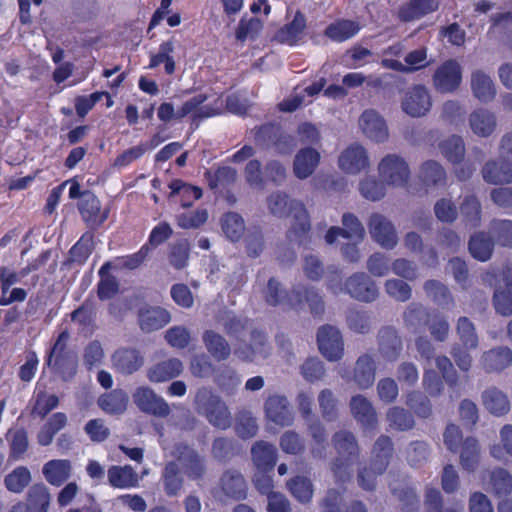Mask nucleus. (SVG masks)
Listing matches in <instances>:
<instances>
[{"instance_id": "15", "label": "nucleus", "mask_w": 512, "mask_h": 512, "mask_svg": "<svg viewBox=\"0 0 512 512\" xmlns=\"http://www.w3.org/2000/svg\"><path fill=\"white\" fill-rule=\"evenodd\" d=\"M362 133L372 141L384 142L389 137L388 127L384 118L375 109H366L358 120Z\"/></svg>"}, {"instance_id": "19", "label": "nucleus", "mask_w": 512, "mask_h": 512, "mask_svg": "<svg viewBox=\"0 0 512 512\" xmlns=\"http://www.w3.org/2000/svg\"><path fill=\"white\" fill-rule=\"evenodd\" d=\"M349 408L353 418L365 428H375L378 424V415L372 402L362 394L351 397Z\"/></svg>"}, {"instance_id": "52", "label": "nucleus", "mask_w": 512, "mask_h": 512, "mask_svg": "<svg viewBox=\"0 0 512 512\" xmlns=\"http://www.w3.org/2000/svg\"><path fill=\"white\" fill-rule=\"evenodd\" d=\"M402 317L405 327L417 333L427 324L429 313L422 304L413 302L405 308Z\"/></svg>"}, {"instance_id": "14", "label": "nucleus", "mask_w": 512, "mask_h": 512, "mask_svg": "<svg viewBox=\"0 0 512 512\" xmlns=\"http://www.w3.org/2000/svg\"><path fill=\"white\" fill-rule=\"evenodd\" d=\"M270 351L271 348L265 333L252 328L250 329V343L236 347L234 354L241 361L252 362L257 356L267 358L270 355Z\"/></svg>"}, {"instance_id": "9", "label": "nucleus", "mask_w": 512, "mask_h": 512, "mask_svg": "<svg viewBox=\"0 0 512 512\" xmlns=\"http://www.w3.org/2000/svg\"><path fill=\"white\" fill-rule=\"evenodd\" d=\"M381 179L389 185L404 186L410 179L408 163L396 154L386 155L378 165Z\"/></svg>"}, {"instance_id": "10", "label": "nucleus", "mask_w": 512, "mask_h": 512, "mask_svg": "<svg viewBox=\"0 0 512 512\" xmlns=\"http://www.w3.org/2000/svg\"><path fill=\"white\" fill-rule=\"evenodd\" d=\"M317 344L320 353L329 361L340 360L344 354L342 335L335 326L325 324L319 327Z\"/></svg>"}, {"instance_id": "47", "label": "nucleus", "mask_w": 512, "mask_h": 512, "mask_svg": "<svg viewBox=\"0 0 512 512\" xmlns=\"http://www.w3.org/2000/svg\"><path fill=\"white\" fill-rule=\"evenodd\" d=\"M286 487L301 504H309L314 495V485L310 478L297 475L287 481Z\"/></svg>"}, {"instance_id": "46", "label": "nucleus", "mask_w": 512, "mask_h": 512, "mask_svg": "<svg viewBox=\"0 0 512 512\" xmlns=\"http://www.w3.org/2000/svg\"><path fill=\"white\" fill-rule=\"evenodd\" d=\"M171 192L169 199L173 200L180 197L181 206L183 208L190 207L192 203L202 196V190L197 186L189 185L182 180L176 179L169 184Z\"/></svg>"}, {"instance_id": "30", "label": "nucleus", "mask_w": 512, "mask_h": 512, "mask_svg": "<svg viewBox=\"0 0 512 512\" xmlns=\"http://www.w3.org/2000/svg\"><path fill=\"white\" fill-rule=\"evenodd\" d=\"M439 8V0H409L399 7L398 18L402 22H410Z\"/></svg>"}, {"instance_id": "48", "label": "nucleus", "mask_w": 512, "mask_h": 512, "mask_svg": "<svg viewBox=\"0 0 512 512\" xmlns=\"http://www.w3.org/2000/svg\"><path fill=\"white\" fill-rule=\"evenodd\" d=\"M98 406L108 414H122L128 405V396L121 389L112 390L99 397Z\"/></svg>"}, {"instance_id": "6", "label": "nucleus", "mask_w": 512, "mask_h": 512, "mask_svg": "<svg viewBox=\"0 0 512 512\" xmlns=\"http://www.w3.org/2000/svg\"><path fill=\"white\" fill-rule=\"evenodd\" d=\"M132 400L136 407L145 414L166 418L171 413L170 406L165 399L149 386L137 387L132 393Z\"/></svg>"}, {"instance_id": "45", "label": "nucleus", "mask_w": 512, "mask_h": 512, "mask_svg": "<svg viewBox=\"0 0 512 512\" xmlns=\"http://www.w3.org/2000/svg\"><path fill=\"white\" fill-rule=\"evenodd\" d=\"M67 422L68 418L65 413L56 412L52 414L37 433L38 444L41 446L50 445L54 436L67 425Z\"/></svg>"}, {"instance_id": "16", "label": "nucleus", "mask_w": 512, "mask_h": 512, "mask_svg": "<svg viewBox=\"0 0 512 512\" xmlns=\"http://www.w3.org/2000/svg\"><path fill=\"white\" fill-rule=\"evenodd\" d=\"M369 165L366 149L357 143L348 146L338 158L339 168L347 174H358L367 169Z\"/></svg>"}, {"instance_id": "64", "label": "nucleus", "mask_w": 512, "mask_h": 512, "mask_svg": "<svg viewBox=\"0 0 512 512\" xmlns=\"http://www.w3.org/2000/svg\"><path fill=\"white\" fill-rule=\"evenodd\" d=\"M392 494L401 502L404 512H417L419 498L414 488L407 485H398L391 488Z\"/></svg>"}, {"instance_id": "28", "label": "nucleus", "mask_w": 512, "mask_h": 512, "mask_svg": "<svg viewBox=\"0 0 512 512\" xmlns=\"http://www.w3.org/2000/svg\"><path fill=\"white\" fill-rule=\"evenodd\" d=\"M250 452L252 462L258 471L268 472L275 466L277 449L272 443L258 440L252 445Z\"/></svg>"}, {"instance_id": "58", "label": "nucleus", "mask_w": 512, "mask_h": 512, "mask_svg": "<svg viewBox=\"0 0 512 512\" xmlns=\"http://www.w3.org/2000/svg\"><path fill=\"white\" fill-rule=\"evenodd\" d=\"M111 264L105 263L99 270L100 281L97 286V296L100 300L114 297L119 291V282L116 277L109 274Z\"/></svg>"}, {"instance_id": "2", "label": "nucleus", "mask_w": 512, "mask_h": 512, "mask_svg": "<svg viewBox=\"0 0 512 512\" xmlns=\"http://www.w3.org/2000/svg\"><path fill=\"white\" fill-rule=\"evenodd\" d=\"M196 413L212 426L225 430L232 424V415L226 402L211 388H199L194 397Z\"/></svg>"}, {"instance_id": "37", "label": "nucleus", "mask_w": 512, "mask_h": 512, "mask_svg": "<svg viewBox=\"0 0 512 512\" xmlns=\"http://www.w3.org/2000/svg\"><path fill=\"white\" fill-rule=\"evenodd\" d=\"M72 471V464L67 459H54L44 464L42 473L46 481L56 487L66 482Z\"/></svg>"}, {"instance_id": "34", "label": "nucleus", "mask_w": 512, "mask_h": 512, "mask_svg": "<svg viewBox=\"0 0 512 512\" xmlns=\"http://www.w3.org/2000/svg\"><path fill=\"white\" fill-rule=\"evenodd\" d=\"M254 139L261 145L273 143L277 150L284 153L282 145L293 146V139L289 135H280V128L274 124H265L254 130Z\"/></svg>"}, {"instance_id": "23", "label": "nucleus", "mask_w": 512, "mask_h": 512, "mask_svg": "<svg viewBox=\"0 0 512 512\" xmlns=\"http://www.w3.org/2000/svg\"><path fill=\"white\" fill-rule=\"evenodd\" d=\"M320 153L311 147L300 149L293 160V174L297 179L310 177L320 163Z\"/></svg>"}, {"instance_id": "20", "label": "nucleus", "mask_w": 512, "mask_h": 512, "mask_svg": "<svg viewBox=\"0 0 512 512\" xmlns=\"http://www.w3.org/2000/svg\"><path fill=\"white\" fill-rule=\"evenodd\" d=\"M395 448L390 436L380 435L371 448L370 463L378 473H385L394 457Z\"/></svg>"}, {"instance_id": "31", "label": "nucleus", "mask_w": 512, "mask_h": 512, "mask_svg": "<svg viewBox=\"0 0 512 512\" xmlns=\"http://www.w3.org/2000/svg\"><path fill=\"white\" fill-rule=\"evenodd\" d=\"M170 313L161 307H145L138 311V323L142 331L152 332L168 324Z\"/></svg>"}, {"instance_id": "50", "label": "nucleus", "mask_w": 512, "mask_h": 512, "mask_svg": "<svg viewBox=\"0 0 512 512\" xmlns=\"http://www.w3.org/2000/svg\"><path fill=\"white\" fill-rule=\"evenodd\" d=\"M385 416L389 428L393 431L404 432L415 426L413 415L403 407L393 406L387 410Z\"/></svg>"}, {"instance_id": "38", "label": "nucleus", "mask_w": 512, "mask_h": 512, "mask_svg": "<svg viewBox=\"0 0 512 512\" xmlns=\"http://www.w3.org/2000/svg\"><path fill=\"white\" fill-rule=\"evenodd\" d=\"M471 90L479 101L491 102L496 96V86L491 77L482 70H475L471 74Z\"/></svg>"}, {"instance_id": "41", "label": "nucleus", "mask_w": 512, "mask_h": 512, "mask_svg": "<svg viewBox=\"0 0 512 512\" xmlns=\"http://www.w3.org/2000/svg\"><path fill=\"white\" fill-rule=\"evenodd\" d=\"M207 98L206 94H198L185 101L177 110V120L182 119L191 113H193L194 120L204 119L218 114V112L211 107H200Z\"/></svg>"}, {"instance_id": "18", "label": "nucleus", "mask_w": 512, "mask_h": 512, "mask_svg": "<svg viewBox=\"0 0 512 512\" xmlns=\"http://www.w3.org/2000/svg\"><path fill=\"white\" fill-rule=\"evenodd\" d=\"M112 367L122 375H131L137 372L144 364V357L135 348L122 347L114 351L111 356Z\"/></svg>"}, {"instance_id": "26", "label": "nucleus", "mask_w": 512, "mask_h": 512, "mask_svg": "<svg viewBox=\"0 0 512 512\" xmlns=\"http://www.w3.org/2000/svg\"><path fill=\"white\" fill-rule=\"evenodd\" d=\"M183 363L178 358L160 361L147 369L146 376L152 383L167 382L183 372Z\"/></svg>"}, {"instance_id": "27", "label": "nucleus", "mask_w": 512, "mask_h": 512, "mask_svg": "<svg viewBox=\"0 0 512 512\" xmlns=\"http://www.w3.org/2000/svg\"><path fill=\"white\" fill-rule=\"evenodd\" d=\"M378 351L387 360H395L402 350V340L396 329L391 326L382 327L377 334Z\"/></svg>"}, {"instance_id": "35", "label": "nucleus", "mask_w": 512, "mask_h": 512, "mask_svg": "<svg viewBox=\"0 0 512 512\" xmlns=\"http://www.w3.org/2000/svg\"><path fill=\"white\" fill-rule=\"evenodd\" d=\"M468 121L473 133L479 137H489L497 126L495 114L485 108L474 110L469 115Z\"/></svg>"}, {"instance_id": "36", "label": "nucleus", "mask_w": 512, "mask_h": 512, "mask_svg": "<svg viewBox=\"0 0 512 512\" xmlns=\"http://www.w3.org/2000/svg\"><path fill=\"white\" fill-rule=\"evenodd\" d=\"M108 482L115 488H134L139 485L140 477L130 465H113L107 471Z\"/></svg>"}, {"instance_id": "17", "label": "nucleus", "mask_w": 512, "mask_h": 512, "mask_svg": "<svg viewBox=\"0 0 512 512\" xmlns=\"http://www.w3.org/2000/svg\"><path fill=\"white\" fill-rule=\"evenodd\" d=\"M82 219L91 229H97L108 218L109 210L101 209L99 199L90 192H83V198L78 203Z\"/></svg>"}, {"instance_id": "13", "label": "nucleus", "mask_w": 512, "mask_h": 512, "mask_svg": "<svg viewBox=\"0 0 512 512\" xmlns=\"http://www.w3.org/2000/svg\"><path fill=\"white\" fill-rule=\"evenodd\" d=\"M264 413L268 421L281 426H291L294 417L287 398L283 395H269L264 402Z\"/></svg>"}, {"instance_id": "56", "label": "nucleus", "mask_w": 512, "mask_h": 512, "mask_svg": "<svg viewBox=\"0 0 512 512\" xmlns=\"http://www.w3.org/2000/svg\"><path fill=\"white\" fill-rule=\"evenodd\" d=\"M419 178L427 186H443L447 177L444 168L438 162L428 160L421 165Z\"/></svg>"}, {"instance_id": "51", "label": "nucleus", "mask_w": 512, "mask_h": 512, "mask_svg": "<svg viewBox=\"0 0 512 512\" xmlns=\"http://www.w3.org/2000/svg\"><path fill=\"white\" fill-rule=\"evenodd\" d=\"M163 487L166 495H178L184 485V479L180 474V468L174 461L166 463L162 472Z\"/></svg>"}, {"instance_id": "24", "label": "nucleus", "mask_w": 512, "mask_h": 512, "mask_svg": "<svg viewBox=\"0 0 512 512\" xmlns=\"http://www.w3.org/2000/svg\"><path fill=\"white\" fill-rule=\"evenodd\" d=\"M483 180L488 184L512 183V163L506 160H489L481 169Z\"/></svg>"}, {"instance_id": "12", "label": "nucleus", "mask_w": 512, "mask_h": 512, "mask_svg": "<svg viewBox=\"0 0 512 512\" xmlns=\"http://www.w3.org/2000/svg\"><path fill=\"white\" fill-rule=\"evenodd\" d=\"M345 291L352 298L362 302H372L379 295L376 283L363 272L354 273L347 278Z\"/></svg>"}, {"instance_id": "21", "label": "nucleus", "mask_w": 512, "mask_h": 512, "mask_svg": "<svg viewBox=\"0 0 512 512\" xmlns=\"http://www.w3.org/2000/svg\"><path fill=\"white\" fill-rule=\"evenodd\" d=\"M376 362L372 355L364 353L360 355L354 365L350 378L361 390L372 387L376 378Z\"/></svg>"}, {"instance_id": "32", "label": "nucleus", "mask_w": 512, "mask_h": 512, "mask_svg": "<svg viewBox=\"0 0 512 512\" xmlns=\"http://www.w3.org/2000/svg\"><path fill=\"white\" fill-rule=\"evenodd\" d=\"M481 365L486 372H500L512 364V350L498 346L483 353Z\"/></svg>"}, {"instance_id": "54", "label": "nucleus", "mask_w": 512, "mask_h": 512, "mask_svg": "<svg viewBox=\"0 0 512 512\" xmlns=\"http://www.w3.org/2000/svg\"><path fill=\"white\" fill-rule=\"evenodd\" d=\"M293 202H300L291 199L288 194L283 191L272 192L266 199L269 212L279 218L286 217L288 213L293 211Z\"/></svg>"}, {"instance_id": "61", "label": "nucleus", "mask_w": 512, "mask_h": 512, "mask_svg": "<svg viewBox=\"0 0 512 512\" xmlns=\"http://www.w3.org/2000/svg\"><path fill=\"white\" fill-rule=\"evenodd\" d=\"M342 237L345 239L355 240L362 242L365 238L366 232L362 222L359 218L350 212L342 215Z\"/></svg>"}, {"instance_id": "60", "label": "nucleus", "mask_w": 512, "mask_h": 512, "mask_svg": "<svg viewBox=\"0 0 512 512\" xmlns=\"http://www.w3.org/2000/svg\"><path fill=\"white\" fill-rule=\"evenodd\" d=\"M426 295L442 307H449L454 304L453 297L448 288L437 280H427L423 284Z\"/></svg>"}, {"instance_id": "25", "label": "nucleus", "mask_w": 512, "mask_h": 512, "mask_svg": "<svg viewBox=\"0 0 512 512\" xmlns=\"http://www.w3.org/2000/svg\"><path fill=\"white\" fill-rule=\"evenodd\" d=\"M481 401L484 408L496 417L507 415L511 409L508 396L496 386L487 387L481 393Z\"/></svg>"}, {"instance_id": "59", "label": "nucleus", "mask_w": 512, "mask_h": 512, "mask_svg": "<svg viewBox=\"0 0 512 512\" xmlns=\"http://www.w3.org/2000/svg\"><path fill=\"white\" fill-rule=\"evenodd\" d=\"M221 228L225 236L233 241H239L245 232V223L241 215L228 212L221 218Z\"/></svg>"}, {"instance_id": "33", "label": "nucleus", "mask_w": 512, "mask_h": 512, "mask_svg": "<svg viewBox=\"0 0 512 512\" xmlns=\"http://www.w3.org/2000/svg\"><path fill=\"white\" fill-rule=\"evenodd\" d=\"M494 246L495 242L493 237L486 231L474 232L468 241V251L470 255L480 262H487L491 259Z\"/></svg>"}, {"instance_id": "63", "label": "nucleus", "mask_w": 512, "mask_h": 512, "mask_svg": "<svg viewBox=\"0 0 512 512\" xmlns=\"http://www.w3.org/2000/svg\"><path fill=\"white\" fill-rule=\"evenodd\" d=\"M384 291L397 302H408L412 298V287L404 279L391 278L386 280Z\"/></svg>"}, {"instance_id": "49", "label": "nucleus", "mask_w": 512, "mask_h": 512, "mask_svg": "<svg viewBox=\"0 0 512 512\" xmlns=\"http://www.w3.org/2000/svg\"><path fill=\"white\" fill-rule=\"evenodd\" d=\"M237 170L230 166L218 167L216 170H207L205 179L212 190L225 189L237 180Z\"/></svg>"}, {"instance_id": "22", "label": "nucleus", "mask_w": 512, "mask_h": 512, "mask_svg": "<svg viewBox=\"0 0 512 512\" xmlns=\"http://www.w3.org/2000/svg\"><path fill=\"white\" fill-rule=\"evenodd\" d=\"M219 487L226 497L233 500H243L247 496V482L236 469H227L222 473Z\"/></svg>"}, {"instance_id": "43", "label": "nucleus", "mask_w": 512, "mask_h": 512, "mask_svg": "<svg viewBox=\"0 0 512 512\" xmlns=\"http://www.w3.org/2000/svg\"><path fill=\"white\" fill-rule=\"evenodd\" d=\"M481 446L477 438L467 437L461 447L459 462L467 472H474L480 463Z\"/></svg>"}, {"instance_id": "40", "label": "nucleus", "mask_w": 512, "mask_h": 512, "mask_svg": "<svg viewBox=\"0 0 512 512\" xmlns=\"http://www.w3.org/2000/svg\"><path fill=\"white\" fill-rule=\"evenodd\" d=\"M307 27L304 14L297 11L291 22L284 25L275 35V38L288 45H296Z\"/></svg>"}, {"instance_id": "5", "label": "nucleus", "mask_w": 512, "mask_h": 512, "mask_svg": "<svg viewBox=\"0 0 512 512\" xmlns=\"http://www.w3.org/2000/svg\"><path fill=\"white\" fill-rule=\"evenodd\" d=\"M433 105L429 89L423 84H414L407 89L402 100V111L412 118L426 116Z\"/></svg>"}, {"instance_id": "8", "label": "nucleus", "mask_w": 512, "mask_h": 512, "mask_svg": "<svg viewBox=\"0 0 512 512\" xmlns=\"http://www.w3.org/2000/svg\"><path fill=\"white\" fill-rule=\"evenodd\" d=\"M369 234L374 242L384 249L391 250L398 243V234L394 224L385 215L374 212L367 222Z\"/></svg>"}, {"instance_id": "53", "label": "nucleus", "mask_w": 512, "mask_h": 512, "mask_svg": "<svg viewBox=\"0 0 512 512\" xmlns=\"http://www.w3.org/2000/svg\"><path fill=\"white\" fill-rule=\"evenodd\" d=\"M456 335L465 349H476L479 345V337L473 322L466 316L457 319L455 326Z\"/></svg>"}, {"instance_id": "7", "label": "nucleus", "mask_w": 512, "mask_h": 512, "mask_svg": "<svg viewBox=\"0 0 512 512\" xmlns=\"http://www.w3.org/2000/svg\"><path fill=\"white\" fill-rule=\"evenodd\" d=\"M175 457L180 462L186 477L192 481H203L207 473L205 458L197 450L180 443L175 446Z\"/></svg>"}, {"instance_id": "3", "label": "nucleus", "mask_w": 512, "mask_h": 512, "mask_svg": "<svg viewBox=\"0 0 512 512\" xmlns=\"http://www.w3.org/2000/svg\"><path fill=\"white\" fill-rule=\"evenodd\" d=\"M69 338V332L67 330L62 331L58 335L47 358V366L64 381L74 377L78 365L77 354L68 348Z\"/></svg>"}, {"instance_id": "11", "label": "nucleus", "mask_w": 512, "mask_h": 512, "mask_svg": "<svg viewBox=\"0 0 512 512\" xmlns=\"http://www.w3.org/2000/svg\"><path fill=\"white\" fill-rule=\"evenodd\" d=\"M292 221L287 231V239L298 245L309 241L311 231L310 214L303 202H293Z\"/></svg>"}, {"instance_id": "44", "label": "nucleus", "mask_w": 512, "mask_h": 512, "mask_svg": "<svg viewBox=\"0 0 512 512\" xmlns=\"http://www.w3.org/2000/svg\"><path fill=\"white\" fill-rule=\"evenodd\" d=\"M50 502L49 489L43 483H36L29 488L24 504L30 512H48Z\"/></svg>"}, {"instance_id": "4", "label": "nucleus", "mask_w": 512, "mask_h": 512, "mask_svg": "<svg viewBox=\"0 0 512 512\" xmlns=\"http://www.w3.org/2000/svg\"><path fill=\"white\" fill-rule=\"evenodd\" d=\"M463 68L455 59L442 62L432 74L431 82L436 92L448 94L457 91L462 83Z\"/></svg>"}, {"instance_id": "55", "label": "nucleus", "mask_w": 512, "mask_h": 512, "mask_svg": "<svg viewBox=\"0 0 512 512\" xmlns=\"http://www.w3.org/2000/svg\"><path fill=\"white\" fill-rule=\"evenodd\" d=\"M360 30L357 22L352 20H339L331 23L324 31V35L329 39L342 42L354 36Z\"/></svg>"}, {"instance_id": "62", "label": "nucleus", "mask_w": 512, "mask_h": 512, "mask_svg": "<svg viewBox=\"0 0 512 512\" xmlns=\"http://www.w3.org/2000/svg\"><path fill=\"white\" fill-rule=\"evenodd\" d=\"M259 426L257 419L252 412L247 410L239 411L236 416L235 431L242 439H250L257 435Z\"/></svg>"}, {"instance_id": "29", "label": "nucleus", "mask_w": 512, "mask_h": 512, "mask_svg": "<svg viewBox=\"0 0 512 512\" xmlns=\"http://www.w3.org/2000/svg\"><path fill=\"white\" fill-rule=\"evenodd\" d=\"M461 222L469 229H476L482 223V205L477 195L467 194L459 204Z\"/></svg>"}, {"instance_id": "1", "label": "nucleus", "mask_w": 512, "mask_h": 512, "mask_svg": "<svg viewBox=\"0 0 512 512\" xmlns=\"http://www.w3.org/2000/svg\"><path fill=\"white\" fill-rule=\"evenodd\" d=\"M331 444L337 457L330 463V470L334 480L338 484H344L351 480V465L361 455V446L356 435L348 430L336 431L331 437Z\"/></svg>"}, {"instance_id": "42", "label": "nucleus", "mask_w": 512, "mask_h": 512, "mask_svg": "<svg viewBox=\"0 0 512 512\" xmlns=\"http://www.w3.org/2000/svg\"><path fill=\"white\" fill-rule=\"evenodd\" d=\"M6 440L9 446V460L17 461L22 459L29 449L27 430L23 427L9 429L6 433Z\"/></svg>"}, {"instance_id": "39", "label": "nucleus", "mask_w": 512, "mask_h": 512, "mask_svg": "<svg viewBox=\"0 0 512 512\" xmlns=\"http://www.w3.org/2000/svg\"><path fill=\"white\" fill-rule=\"evenodd\" d=\"M202 341L207 352L216 361H225L230 357V344L221 334L214 330H205L202 334Z\"/></svg>"}, {"instance_id": "57", "label": "nucleus", "mask_w": 512, "mask_h": 512, "mask_svg": "<svg viewBox=\"0 0 512 512\" xmlns=\"http://www.w3.org/2000/svg\"><path fill=\"white\" fill-rule=\"evenodd\" d=\"M31 481L30 470L26 466H18L4 477V486L8 491L20 494Z\"/></svg>"}]
</instances>
